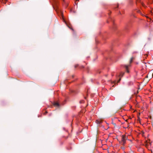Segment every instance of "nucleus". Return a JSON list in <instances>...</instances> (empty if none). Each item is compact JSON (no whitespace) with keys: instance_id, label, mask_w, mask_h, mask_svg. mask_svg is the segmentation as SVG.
Here are the masks:
<instances>
[{"instance_id":"5","label":"nucleus","mask_w":153,"mask_h":153,"mask_svg":"<svg viewBox=\"0 0 153 153\" xmlns=\"http://www.w3.org/2000/svg\"><path fill=\"white\" fill-rule=\"evenodd\" d=\"M53 105L56 107H59V103L57 102H55L53 103Z\"/></svg>"},{"instance_id":"3","label":"nucleus","mask_w":153,"mask_h":153,"mask_svg":"<svg viewBox=\"0 0 153 153\" xmlns=\"http://www.w3.org/2000/svg\"><path fill=\"white\" fill-rule=\"evenodd\" d=\"M130 66H131L130 64H129L128 65H126L125 66V68L126 70V71L128 73L129 72V71L128 70V68L130 67Z\"/></svg>"},{"instance_id":"2","label":"nucleus","mask_w":153,"mask_h":153,"mask_svg":"<svg viewBox=\"0 0 153 153\" xmlns=\"http://www.w3.org/2000/svg\"><path fill=\"white\" fill-rule=\"evenodd\" d=\"M140 3V4L142 5L144 7H145V5L144 4L141 2H140V0H136V3L137 4H138V3Z\"/></svg>"},{"instance_id":"4","label":"nucleus","mask_w":153,"mask_h":153,"mask_svg":"<svg viewBox=\"0 0 153 153\" xmlns=\"http://www.w3.org/2000/svg\"><path fill=\"white\" fill-rule=\"evenodd\" d=\"M124 74V73H123V72H121L120 73V75H119V76L120 77V79H119V80L118 81V82H120V81L121 80V77L123 76V75Z\"/></svg>"},{"instance_id":"6","label":"nucleus","mask_w":153,"mask_h":153,"mask_svg":"<svg viewBox=\"0 0 153 153\" xmlns=\"http://www.w3.org/2000/svg\"><path fill=\"white\" fill-rule=\"evenodd\" d=\"M97 123L100 124L102 123V121L100 120H97L96 121Z\"/></svg>"},{"instance_id":"7","label":"nucleus","mask_w":153,"mask_h":153,"mask_svg":"<svg viewBox=\"0 0 153 153\" xmlns=\"http://www.w3.org/2000/svg\"><path fill=\"white\" fill-rule=\"evenodd\" d=\"M134 58L133 57H132L131 58L130 60V63H131L133 61V60L134 59Z\"/></svg>"},{"instance_id":"1","label":"nucleus","mask_w":153,"mask_h":153,"mask_svg":"<svg viewBox=\"0 0 153 153\" xmlns=\"http://www.w3.org/2000/svg\"><path fill=\"white\" fill-rule=\"evenodd\" d=\"M126 137L125 135H122L121 140V143L124 145L126 142Z\"/></svg>"},{"instance_id":"8","label":"nucleus","mask_w":153,"mask_h":153,"mask_svg":"<svg viewBox=\"0 0 153 153\" xmlns=\"http://www.w3.org/2000/svg\"><path fill=\"white\" fill-rule=\"evenodd\" d=\"M137 51H134V52L133 53V54H134V53H137Z\"/></svg>"},{"instance_id":"9","label":"nucleus","mask_w":153,"mask_h":153,"mask_svg":"<svg viewBox=\"0 0 153 153\" xmlns=\"http://www.w3.org/2000/svg\"><path fill=\"white\" fill-rule=\"evenodd\" d=\"M78 65H75V68H76V67H77L78 66Z\"/></svg>"},{"instance_id":"10","label":"nucleus","mask_w":153,"mask_h":153,"mask_svg":"<svg viewBox=\"0 0 153 153\" xmlns=\"http://www.w3.org/2000/svg\"><path fill=\"white\" fill-rule=\"evenodd\" d=\"M83 102V101H80V103H82Z\"/></svg>"}]
</instances>
